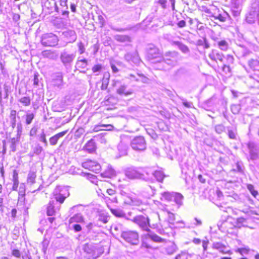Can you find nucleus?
<instances>
[{
	"mask_svg": "<svg viewBox=\"0 0 259 259\" xmlns=\"http://www.w3.org/2000/svg\"><path fill=\"white\" fill-rule=\"evenodd\" d=\"M212 248L218 250L220 252L223 254H232V252L231 250H227V246L221 242H213L212 244Z\"/></svg>",
	"mask_w": 259,
	"mask_h": 259,
	"instance_id": "obj_11",
	"label": "nucleus"
},
{
	"mask_svg": "<svg viewBox=\"0 0 259 259\" xmlns=\"http://www.w3.org/2000/svg\"><path fill=\"white\" fill-rule=\"evenodd\" d=\"M126 176L130 179H142L145 180L144 174L134 168H128L125 171Z\"/></svg>",
	"mask_w": 259,
	"mask_h": 259,
	"instance_id": "obj_9",
	"label": "nucleus"
},
{
	"mask_svg": "<svg viewBox=\"0 0 259 259\" xmlns=\"http://www.w3.org/2000/svg\"><path fill=\"white\" fill-rule=\"evenodd\" d=\"M209 57L213 62L218 63V61L223 63L221 69L224 75L230 76L233 73V65L235 62L234 56L228 54L225 57L226 62H224V55L223 53L217 50H212L209 54Z\"/></svg>",
	"mask_w": 259,
	"mask_h": 259,
	"instance_id": "obj_2",
	"label": "nucleus"
},
{
	"mask_svg": "<svg viewBox=\"0 0 259 259\" xmlns=\"http://www.w3.org/2000/svg\"><path fill=\"white\" fill-rule=\"evenodd\" d=\"M19 101L25 106H28L30 104V99L29 97H23Z\"/></svg>",
	"mask_w": 259,
	"mask_h": 259,
	"instance_id": "obj_36",
	"label": "nucleus"
},
{
	"mask_svg": "<svg viewBox=\"0 0 259 259\" xmlns=\"http://www.w3.org/2000/svg\"><path fill=\"white\" fill-rule=\"evenodd\" d=\"M61 164H59V163H48V167H49L52 172H56Z\"/></svg>",
	"mask_w": 259,
	"mask_h": 259,
	"instance_id": "obj_33",
	"label": "nucleus"
},
{
	"mask_svg": "<svg viewBox=\"0 0 259 259\" xmlns=\"http://www.w3.org/2000/svg\"><path fill=\"white\" fill-rule=\"evenodd\" d=\"M228 136L230 139L235 140L236 138V133L232 130L228 131Z\"/></svg>",
	"mask_w": 259,
	"mask_h": 259,
	"instance_id": "obj_48",
	"label": "nucleus"
},
{
	"mask_svg": "<svg viewBox=\"0 0 259 259\" xmlns=\"http://www.w3.org/2000/svg\"><path fill=\"white\" fill-rule=\"evenodd\" d=\"M148 233L145 235V237L150 239L151 240L155 242H163L164 241V239H162L157 235L154 234L150 230V231H147Z\"/></svg>",
	"mask_w": 259,
	"mask_h": 259,
	"instance_id": "obj_16",
	"label": "nucleus"
},
{
	"mask_svg": "<svg viewBox=\"0 0 259 259\" xmlns=\"http://www.w3.org/2000/svg\"><path fill=\"white\" fill-rule=\"evenodd\" d=\"M82 167L85 168H88L90 170L95 172L96 173L99 172L101 170V166L99 163H81Z\"/></svg>",
	"mask_w": 259,
	"mask_h": 259,
	"instance_id": "obj_13",
	"label": "nucleus"
},
{
	"mask_svg": "<svg viewBox=\"0 0 259 259\" xmlns=\"http://www.w3.org/2000/svg\"><path fill=\"white\" fill-rule=\"evenodd\" d=\"M17 111L15 110H12L10 112V117L14 121V125H15Z\"/></svg>",
	"mask_w": 259,
	"mask_h": 259,
	"instance_id": "obj_47",
	"label": "nucleus"
},
{
	"mask_svg": "<svg viewBox=\"0 0 259 259\" xmlns=\"http://www.w3.org/2000/svg\"><path fill=\"white\" fill-rule=\"evenodd\" d=\"M108 220L109 217L103 213L99 215L98 221L104 224H106L108 222Z\"/></svg>",
	"mask_w": 259,
	"mask_h": 259,
	"instance_id": "obj_37",
	"label": "nucleus"
},
{
	"mask_svg": "<svg viewBox=\"0 0 259 259\" xmlns=\"http://www.w3.org/2000/svg\"><path fill=\"white\" fill-rule=\"evenodd\" d=\"M218 45L223 51H226L228 48V44L225 40H222L218 42Z\"/></svg>",
	"mask_w": 259,
	"mask_h": 259,
	"instance_id": "obj_34",
	"label": "nucleus"
},
{
	"mask_svg": "<svg viewBox=\"0 0 259 259\" xmlns=\"http://www.w3.org/2000/svg\"><path fill=\"white\" fill-rule=\"evenodd\" d=\"M162 200L167 201H174L179 205H182L183 204V196L179 193L165 192L161 194Z\"/></svg>",
	"mask_w": 259,
	"mask_h": 259,
	"instance_id": "obj_5",
	"label": "nucleus"
},
{
	"mask_svg": "<svg viewBox=\"0 0 259 259\" xmlns=\"http://www.w3.org/2000/svg\"><path fill=\"white\" fill-rule=\"evenodd\" d=\"M247 189L250 192L251 194L254 196L256 197L258 195L257 191L254 190V186L251 184H249L247 186Z\"/></svg>",
	"mask_w": 259,
	"mask_h": 259,
	"instance_id": "obj_39",
	"label": "nucleus"
},
{
	"mask_svg": "<svg viewBox=\"0 0 259 259\" xmlns=\"http://www.w3.org/2000/svg\"><path fill=\"white\" fill-rule=\"evenodd\" d=\"M248 65L253 70H256L259 67V61L257 60L251 59L248 62Z\"/></svg>",
	"mask_w": 259,
	"mask_h": 259,
	"instance_id": "obj_32",
	"label": "nucleus"
},
{
	"mask_svg": "<svg viewBox=\"0 0 259 259\" xmlns=\"http://www.w3.org/2000/svg\"><path fill=\"white\" fill-rule=\"evenodd\" d=\"M116 93L120 95L128 96L132 95L134 91L132 89H128L126 85H122L117 89Z\"/></svg>",
	"mask_w": 259,
	"mask_h": 259,
	"instance_id": "obj_14",
	"label": "nucleus"
},
{
	"mask_svg": "<svg viewBox=\"0 0 259 259\" xmlns=\"http://www.w3.org/2000/svg\"><path fill=\"white\" fill-rule=\"evenodd\" d=\"M10 142L13 147H14L15 144L18 142V139L13 138L11 139Z\"/></svg>",
	"mask_w": 259,
	"mask_h": 259,
	"instance_id": "obj_62",
	"label": "nucleus"
},
{
	"mask_svg": "<svg viewBox=\"0 0 259 259\" xmlns=\"http://www.w3.org/2000/svg\"><path fill=\"white\" fill-rule=\"evenodd\" d=\"M115 175V170L109 165H108L107 168L102 174V176L106 178H111Z\"/></svg>",
	"mask_w": 259,
	"mask_h": 259,
	"instance_id": "obj_22",
	"label": "nucleus"
},
{
	"mask_svg": "<svg viewBox=\"0 0 259 259\" xmlns=\"http://www.w3.org/2000/svg\"><path fill=\"white\" fill-rule=\"evenodd\" d=\"M50 144L51 145H56L57 143H58V139H57L55 136V135L51 137L50 139Z\"/></svg>",
	"mask_w": 259,
	"mask_h": 259,
	"instance_id": "obj_44",
	"label": "nucleus"
},
{
	"mask_svg": "<svg viewBox=\"0 0 259 259\" xmlns=\"http://www.w3.org/2000/svg\"><path fill=\"white\" fill-rule=\"evenodd\" d=\"M182 170V172L186 174L187 173V163H182L180 165Z\"/></svg>",
	"mask_w": 259,
	"mask_h": 259,
	"instance_id": "obj_50",
	"label": "nucleus"
},
{
	"mask_svg": "<svg viewBox=\"0 0 259 259\" xmlns=\"http://www.w3.org/2000/svg\"><path fill=\"white\" fill-rule=\"evenodd\" d=\"M38 74H35L34 75V79H33V84L35 86H37L38 85Z\"/></svg>",
	"mask_w": 259,
	"mask_h": 259,
	"instance_id": "obj_55",
	"label": "nucleus"
},
{
	"mask_svg": "<svg viewBox=\"0 0 259 259\" xmlns=\"http://www.w3.org/2000/svg\"><path fill=\"white\" fill-rule=\"evenodd\" d=\"M111 67L113 73H117L119 70L114 64H111Z\"/></svg>",
	"mask_w": 259,
	"mask_h": 259,
	"instance_id": "obj_61",
	"label": "nucleus"
},
{
	"mask_svg": "<svg viewBox=\"0 0 259 259\" xmlns=\"http://www.w3.org/2000/svg\"><path fill=\"white\" fill-rule=\"evenodd\" d=\"M84 219L83 216L80 213H77L70 218L69 220L70 224L73 223H82L83 222Z\"/></svg>",
	"mask_w": 259,
	"mask_h": 259,
	"instance_id": "obj_24",
	"label": "nucleus"
},
{
	"mask_svg": "<svg viewBox=\"0 0 259 259\" xmlns=\"http://www.w3.org/2000/svg\"><path fill=\"white\" fill-rule=\"evenodd\" d=\"M179 49L183 52V53H187L189 52V49L187 47V46H186V45H183V44H179Z\"/></svg>",
	"mask_w": 259,
	"mask_h": 259,
	"instance_id": "obj_45",
	"label": "nucleus"
},
{
	"mask_svg": "<svg viewBox=\"0 0 259 259\" xmlns=\"http://www.w3.org/2000/svg\"><path fill=\"white\" fill-rule=\"evenodd\" d=\"M130 220L137 224L143 231L146 232L150 231V228L156 229L158 227L156 223L151 224L149 218L143 215H137Z\"/></svg>",
	"mask_w": 259,
	"mask_h": 259,
	"instance_id": "obj_4",
	"label": "nucleus"
},
{
	"mask_svg": "<svg viewBox=\"0 0 259 259\" xmlns=\"http://www.w3.org/2000/svg\"><path fill=\"white\" fill-rule=\"evenodd\" d=\"M148 57L151 59L157 58L160 57V51L156 47L149 48L148 51Z\"/></svg>",
	"mask_w": 259,
	"mask_h": 259,
	"instance_id": "obj_15",
	"label": "nucleus"
},
{
	"mask_svg": "<svg viewBox=\"0 0 259 259\" xmlns=\"http://www.w3.org/2000/svg\"><path fill=\"white\" fill-rule=\"evenodd\" d=\"M68 0H59V6L60 8H56V10L57 12H59L60 10L67 9H68Z\"/></svg>",
	"mask_w": 259,
	"mask_h": 259,
	"instance_id": "obj_28",
	"label": "nucleus"
},
{
	"mask_svg": "<svg viewBox=\"0 0 259 259\" xmlns=\"http://www.w3.org/2000/svg\"><path fill=\"white\" fill-rule=\"evenodd\" d=\"M219 207L220 208L221 210L226 212H228L229 211H230L232 210V208L230 207H224L222 205L219 206Z\"/></svg>",
	"mask_w": 259,
	"mask_h": 259,
	"instance_id": "obj_53",
	"label": "nucleus"
},
{
	"mask_svg": "<svg viewBox=\"0 0 259 259\" xmlns=\"http://www.w3.org/2000/svg\"><path fill=\"white\" fill-rule=\"evenodd\" d=\"M58 42L57 36L52 33H45L41 37V43L45 47H55L58 44Z\"/></svg>",
	"mask_w": 259,
	"mask_h": 259,
	"instance_id": "obj_7",
	"label": "nucleus"
},
{
	"mask_svg": "<svg viewBox=\"0 0 259 259\" xmlns=\"http://www.w3.org/2000/svg\"><path fill=\"white\" fill-rule=\"evenodd\" d=\"M249 250V249L246 248H239L237 250L238 252H239L241 254H242L243 253L247 254L248 253Z\"/></svg>",
	"mask_w": 259,
	"mask_h": 259,
	"instance_id": "obj_52",
	"label": "nucleus"
},
{
	"mask_svg": "<svg viewBox=\"0 0 259 259\" xmlns=\"http://www.w3.org/2000/svg\"><path fill=\"white\" fill-rule=\"evenodd\" d=\"M88 66V61L86 59L77 60L75 63V69L80 72L85 73V69Z\"/></svg>",
	"mask_w": 259,
	"mask_h": 259,
	"instance_id": "obj_10",
	"label": "nucleus"
},
{
	"mask_svg": "<svg viewBox=\"0 0 259 259\" xmlns=\"http://www.w3.org/2000/svg\"><path fill=\"white\" fill-rule=\"evenodd\" d=\"M177 25L180 28L184 27L186 26V22L183 20H181L178 23Z\"/></svg>",
	"mask_w": 259,
	"mask_h": 259,
	"instance_id": "obj_58",
	"label": "nucleus"
},
{
	"mask_svg": "<svg viewBox=\"0 0 259 259\" xmlns=\"http://www.w3.org/2000/svg\"><path fill=\"white\" fill-rule=\"evenodd\" d=\"M12 254L18 258H20L21 256L20 251L18 249H14L12 251Z\"/></svg>",
	"mask_w": 259,
	"mask_h": 259,
	"instance_id": "obj_49",
	"label": "nucleus"
},
{
	"mask_svg": "<svg viewBox=\"0 0 259 259\" xmlns=\"http://www.w3.org/2000/svg\"><path fill=\"white\" fill-rule=\"evenodd\" d=\"M106 192L109 195L113 196L115 194V190L112 189H108L106 190Z\"/></svg>",
	"mask_w": 259,
	"mask_h": 259,
	"instance_id": "obj_57",
	"label": "nucleus"
},
{
	"mask_svg": "<svg viewBox=\"0 0 259 259\" xmlns=\"http://www.w3.org/2000/svg\"><path fill=\"white\" fill-rule=\"evenodd\" d=\"M150 174L153 175L156 180L159 182H162L164 178L166 176L164 174L163 171L161 169L150 170Z\"/></svg>",
	"mask_w": 259,
	"mask_h": 259,
	"instance_id": "obj_19",
	"label": "nucleus"
},
{
	"mask_svg": "<svg viewBox=\"0 0 259 259\" xmlns=\"http://www.w3.org/2000/svg\"><path fill=\"white\" fill-rule=\"evenodd\" d=\"M103 66L102 65L100 64H96L93 66L92 67V71L93 73L95 74L96 75H99L100 73L103 70Z\"/></svg>",
	"mask_w": 259,
	"mask_h": 259,
	"instance_id": "obj_25",
	"label": "nucleus"
},
{
	"mask_svg": "<svg viewBox=\"0 0 259 259\" xmlns=\"http://www.w3.org/2000/svg\"><path fill=\"white\" fill-rule=\"evenodd\" d=\"M112 233L113 235L122 237V233L124 232L126 230H124L123 226L120 224H116L113 225L111 227Z\"/></svg>",
	"mask_w": 259,
	"mask_h": 259,
	"instance_id": "obj_12",
	"label": "nucleus"
},
{
	"mask_svg": "<svg viewBox=\"0 0 259 259\" xmlns=\"http://www.w3.org/2000/svg\"><path fill=\"white\" fill-rule=\"evenodd\" d=\"M19 185V181H13V185L12 187L13 190H17Z\"/></svg>",
	"mask_w": 259,
	"mask_h": 259,
	"instance_id": "obj_60",
	"label": "nucleus"
},
{
	"mask_svg": "<svg viewBox=\"0 0 259 259\" xmlns=\"http://www.w3.org/2000/svg\"><path fill=\"white\" fill-rule=\"evenodd\" d=\"M175 218V215L172 213H168V222L169 223V227L171 228L174 227V221Z\"/></svg>",
	"mask_w": 259,
	"mask_h": 259,
	"instance_id": "obj_35",
	"label": "nucleus"
},
{
	"mask_svg": "<svg viewBox=\"0 0 259 259\" xmlns=\"http://www.w3.org/2000/svg\"><path fill=\"white\" fill-rule=\"evenodd\" d=\"M194 221L196 222V223H194V225L195 226H201L202 225V222L201 221V220H199L198 219H197V218H195L194 219Z\"/></svg>",
	"mask_w": 259,
	"mask_h": 259,
	"instance_id": "obj_64",
	"label": "nucleus"
},
{
	"mask_svg": "<svg viewBox=\"0 0 259 259\" xmlns=\"http://www.w3.org/2000/svg\"><path fill=\"white\" fill-rule=\"evenodd\" d=\"M68 172L72 175H81L83 172L81 169L74 166H71Z\"/></svg>",
	"mask_w": 259,
	"mask_h": 259,
	"instance_id": "obj_31",
	"label": "nucleus"
},
{
	"mask_svg": "<svg viewBox=\"0 0 259 259\" xmlns=\"http://www.w3.org/2000/svg\"><path fill=\"white\" fill-rule=\"evenodd\" d=\"M126 203L134 206H139L142 204V201L137 198H130L128 201L126 202Z\"/></svg>",
	"mask_w": 259,
	"mask_h": 259,
	"instance_id": "obj_26",
	"label": "nucleus"
},
{
	"mask_svg": "<svg viewBox=\"0 0 259 259\" xmlns=\"http://www.w3.org/2000/svg\"><path fill=\"white\" fill-rule=\"evenodd\" d=\"M53 196L51 198L47 206V214L48 216H53L59 211L61 204L69 196V192L65 189L57 187L53 191Z\"/></svg>",
	"mask_w": 259,
	"mask_h": 259,
	"instance_id": "obj_1",
	"label": "nucleus"
},
{
	"mask_svg": "<svg viewBox=\"0 0 259 259\" xmlns=\"http://www.w3.org/2000/svg\"><path fill=\"white\" fill-rule=\"evenodd\" d=\"M52 52L49 50H45L42 52L41 55L44 58H50L52 56Z\"/></svg>",
	"mask_w": 259,
	"mask_h": 259,
	"instance_id": "obj_41",
	"label": "nucleus"
},
{
	"mask_svg": "<svg viewBox=\"0 0 259 259\" xmlns=\"http://www.w3.org/2000/svg\"><path fill=\"white\" fill-rule=\"evenodd\" d=\"M36 170L34 169L33 166H32L27 177V182L30 184H33L35 183L36 175Z\"/></svg>",
	"mask_w": 259,
	"mask_h": 259,
	"instance_id": "obj_23",
	"label": "nucleus"
},
{
	"mask_svg": "<svg viewBox=\"0 0 259 259\" xmlns=\"http://www.w3.org/2000/svg\"><path fill=\"white\" fill-rule=\"evenodd\" d=\"M72 227L75 232H80L82 229L81 226L79 224H74Z\"/></svg>",
	"mask_w": 259,
	"mask_h": 259,
	"instance_id": "obj_51",
	"label": "nucleus"
},
{
	"mask_svg": "<svg viewBox=\"0 0 259 259\" xmlns=\"http://www.w3.org/2000/svg\"><path fill=\"white\" fill-rule=\"evenodd\" d=\"M34 117V115L33 113H27L26 115V123L27 124H29L31 123L32 120Z\"/></svg>",
	"mask_w": 259,
	"mask_h": 259,
	"instance_id": "obj_38",
	"label": "nucleus"
},
{
	"mask_svg": "<svg viewBox=\"0 0 259 259\" xmlns=\"http://www.w3.org/2000/svg\"><path fill=\"white\" fill-rule=\"evenodd\" d=\"M99 127H109L110 128H108V129H107V130H105L106 131H112L113 130V126L112 125V124H100V125H96L95 126V128H94V131L97 132H99V131H103L104 130L103 129H101V128H99Z\"/></svg>",
	"mask_w": 259,
	"mask_h": 259,
	"instance_id": "obj_30",
	"label": "nucleus"
},
{
	"mask_svg": "<svg viewBox=\"0 0 259 259\" xmlns=\"http://www.w3.org/2000/svg\"><path fill=\"white\" fill-rule=\"evenodd\" d=\"M158 3L161 5L162 8L165 9L166 8V4L167 3V0H159Z\"/></svg>",
	"mask_w": 259,
	"mask_h": 259,
	"instance_id": "obj_56",
	"label": "nucleus"
},
{
	"mask_svg": "<svg viewBox=\"0 0 259 259\" xmlns=\"http://www.w3.org/2000/svg\"><path fill=\"white\" fill-rule=\"evenodd\" d=\"M110 76V74L108 72L104 74L101 80V89L102 90H106L107 89L109 83Z\"/></svg>",
	"mask_w": 259,
	"mask_h": 259,
	"instance_id": "obj_17",
	"label": "nucleus"
},
{
	"mask_svg": "<svg viewBox=\"0 0 259 259\" xmlns=\"http://www.w3.org/2000/svg\"><path fill=\"white\" fill-rule=\"evenodd\" d=\"M19 193V199H24V196L25 195V186L23 183H21L20 185V187L18 190Z\"/></svg>",
	"mask_w": 259,
	"mask_h": 259,
	"instance_id": "obj_29",
	"label": "nucleus"
},
{
	"mask_svg": "<svg viewBox=\"0 0 259 259\" xmlns=\"http://www.w3.org/2000/svg\"><path fill=\"white\" fill-rule=\"evenodd\" d=\"M77 47L78 48V51H79V54L81 55L85 52V47H84L83 44L82 42L80 41V42H78L77 44Z\"/></svg>",
	"mask_w": 259,
	"mask_h": 259,
	"instance_id": "obj_40",
	"label": "nucleus"
},
{
	"mask_svg": "<svg viewBox=\"0 0 259 259\" xmlns=\"http://www.w3.org/2000/svg\"><path fill=\"white\" fill-rule=\"evenodd\" d=\"M68 132V130H65L64 131L61 132L55 135V136L58 139V140L64 136Z\"/></svg>",
	"mask_w": 259,
	"mask_h": 259,
	"instance_id": "obj_46",
	"label": "nucleus"
},
{
	"mask_svg": "<svg viewBox=\"0 0 259 259\" xmlns=\"http://www.w3.org/2000/svg\"><path fill=\"white\" fill-rule=\"evenodd\" d=\"M60 58L63 64H67L72 62L74 56L73 55L64 52L61 55Z\"/></svg>",
	"mask_w": 259,
	"mask_h": 259,
	"instance_id": "obj_18",
	"label": "nucleus"
},
{
	"mask_svg": "<svg viewBox=\"0 0 259 259\" xmlns=\"http://www.w3.org/2000/svg\"><path fill=\"white\" fill-rule=\"evenodd\" d=\"M17 212V211L16 209L13 208V209H12V210H11V217L13 218H15L16 217Z\"/></svg>",
	"mask_w": 259,
	"mask_h": 259,
	"instance_id": "obj_63",
	"label": "nucleus"
},
{
	"mask_svg": "<svg viewBox=\"0 0 259 259\" xmlns=\"http://www.w3.org/2000/svg\"><path fill=\"white\" fill-rule=\"evenodd\" d=\"M13 181H18V173L16 170H13Z\"/></svg>",
	"mask_w": 259,
	"mask_h": 259,
	"instance_id": "obj_54",
	"label": "nucleus"
},
{
	"mask_svg": "<svg viewBox=\"0 0 259 259\" xmlns=\"http://www.w3.org/2000/svg\"><path fill=\"white\" fill-rule=\"evenodd\" d=\"M133 148L137 151H143L146 148V143L143 137H137L134 138L132 142Z\"/></svg>",
	"mask_w": 259,
	"mask_h": 259,
	"instance_id": "obj_8",
	"label": "nucleus"
},
{
	"mask_svg": "<svg viewBox=\"0 0 259 259\" xmlns=\"http://www.w3.org/2000/svg\"><path fill=\"white\" fill-rule=\"evenodd\" d=\"M98 21L100 27H103L105 25V20L102 15L98 16Z\"/></svg>",
	"mask_w": 259,
	"mask_h": 259,
	"instance_id": "obj_43",
	"label": "nucleus"
},
{
	"mask_svg": "<svg viewBox=\"0 0 259 259\" xmlns=\"http://www.w3.org/2000/svg\"><path fill=\"white\" fill-rule=\"evenodd\" d=\"M208 243V241L203 240L202 241V247H203L204 251H206L207 250V247Z\"/></svg>",
	"mask_w": 259,
	"mask_h": 259,
	"instance_id": "obj_59",
	"label": "nucleus"
},
{
	"mask_svg": "<svg viewBox=\"0 0 259 259\" xmlns=\"http://www.w3.org/2000/svg\"><path fill=\"white\" fill-rule=\"evenodd\" d=\"M97 147L94 140L91 139L85 144L84 149L90 153H93L96 150Z\"/></svg>",
	"mask_w": 259,
	"mask_h": 259,
	"instance_id": "obj_20",
	"label": "nucleus"
},
{
	"mask_svg": "<svg viewBox=\"0 0 259 259\" xmlns=\"http://www.w3.org/2000/svg\"><path fill=\"white\" fill-rule=\"evenodd\" d=\"M82 249L87 259H97L104 251L103 246L88 243L83 245Z\"/></svg>",
	"mask_w": 259,
	"mask_h": 259,
	"instance_id": "obj_3",
	"label": "nucleus"
},
{
	"mask_svg": "<svg viewBox=\"0 0 259 259\" xmlns=\"http://www.w3.org/2000/svg\"><path fill=\"white\" fill-rule=\"evenodd\" d=\"M165 250L167 254H172L177 251V247L174 243H171L166 247Z\"/></svg>",
	"mask_w": 259,
	"mask_h": 259,
	"instance_id": "obj_27",
	"label": "nucleus"
},
{
	"mask_svg": "<svg viewBox=\"0 0 259 259\" xmlns=\"http://www.w3.org/2000/svg\"><path fill=\"white\" fill-rule=\"evenodd\" d=\"M126 242L132 245H137L139 243V236L137 232L126 230L122 234L121 237Z\"/></svg>",
	"mask_w": 259,
	"mask_h": 259,
	"instance_id": "obj_6",
	"label": "nucleus"
},
{
	"mask_svg": "<svg viewBox=\"0 0 259 259\" xmlns=\"http://www.w3.org/2000/svg\"><path fill=\"white\" fill-rule=\"evenodd\" d=\"M233 170L242 173L243 172V167L239 163H236V168H234Z\"/></svg>",
	"mask_w": 259,
	"mask_h": 259,
	"instance_id": "obj_42",
	"label": "nucleus"
},
{
	"mask_svg": "<svg viewBox=\"0 0 259 259\" xmlns=\"http://www.w3.org/2000/svg\"><path fill=\"white\" fill-rule=\"evenodd\" d=\"M110 210L112 213L116 217L124 218L128 220H131V219L127 217L126 214L123 212V211L120 209L111 208Z\"/></svg>",
	"mask_w": 259,
	"mask_h": 259,
	"instance_id": "obj_21",
	"label": "nucleus"
}]
</instances>
